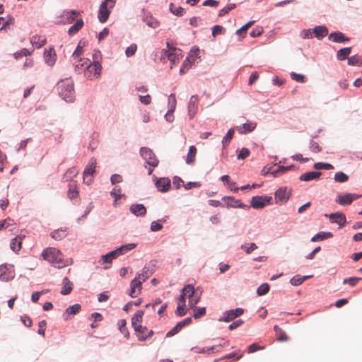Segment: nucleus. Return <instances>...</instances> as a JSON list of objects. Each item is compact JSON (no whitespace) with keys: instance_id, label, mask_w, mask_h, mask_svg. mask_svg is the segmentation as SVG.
Wrapping results in <instances>:
<instances>
[{"instance_id":"nucleus-59","label":"nucleus","mask_w":362,"mask_h":362,"mask_svg":"<svg viewBox=\"0 0 362 362\" xmlns=\"http://www.w3.org/2000/svg\"><path fill=\"white\" fill-rule=\"evenodd\" d=\"M235 8V4H229L227 6L224 7L223 8H222L221 10H220L219 16H225L226 13H228L229 11H230L231 10H233Z\"/></svg>"},{"instance_id":"nucleus-1","label":"nucleus","mask_w":362,"mask_h":362,"mask_svg":"<svg viewBox=\"0 0 362 362\" xmlns=\"http://www.w3.org/2000/svg\"><path fill=\"white\" fill-rule=\"evenodd\" d=\"M59 95L66 102H73L74 100V83L70 80L62 81L57 84Z\"/></svg>"},{"instance_id":"nucleus-45","label":"nucleus","mask_w":362,"mask_h":362,"mask_svg":"<svg viewBox=\"0 0 362 362\" xmlns=\"http://www.w3.org/2000/svg\"><path fill=\"white\" fill-rule=\"evenodd\" d=\"M182 291L184 292V295H186V296L189 299V298L192 297L196 293L194 291V286L191 284H188L185 286Z\"/></svg>"},{"instance_id":"nucleus-33","label":"nucleus","mask_w":362,"mask_h":362,"mask_svg":"<svg viewBox=\"0 0 362 362\" xmlns=\"http://www.w3.org/2000/svg\"><path fill=\"white\" fill-rule=\"evenodd\" d=\"M197 154V148L194 146H191L187 156L186 163L188 165H192L195 161Z\"/></svg>"},{"instance_id":"nucleus-16","label":"nucleus","mask_w":362,"mask_h":362,"mask_svg":"<svg viewBox=\"0 0 362 362\" xmlns=\"http://www.w3.org/2000/svg\"><path fill=\"white\" fill-rule=\"evenodd\" d=\"M156 186L160 192H168L170 188V180L166 177H161L156 182Z\"/></svg>"},{"instance_id":"nucleus-11","label":"nucleus","mask_w":362,"mask_h":362,"mask_svg":"<svg viewBox=\"0 0 362 362\" xmlns=\"http://www.w3.org/2000/svg\"><path fill=\"white\" fill-rule=\"evenodd\" d=\"M291 196L290 190H288L286 187L279 189L274 194L276 202H286Z\"/></svg>"},{"instance_id":"nucleus-2","label":"nucleus","mask_w":362,"mask_h":362,"mask_svg":"<svg viewBox=\"0 0 362 362\" xmlns=\"http://www.w3.org/2000/svg\"><path fill=\"white\" fill-rule=\"evenodd\" d=\"M42 256L45 260L52 264H57L62 262L63 255L55 247H48L43 250Z\"/></svg>"},{"instance_id":"nucleus-37","label":"nucleus","mask_w":362,"mask_h":362,"mask_svg":"<svg viewBox=\"0 0 362 362\" xmlns=\"http://www.w3.org/2000/svg\"><path fill=\"white\" fill-rule=\"evenodd\" d=\"M136 245L135 243H130L125 245H122L117 249H116L119 255H124L128 251H130L135 248Z\"/></svg>"},{"instance_id":"nucleus-41","label":"nucleus","mask_w":362,"mask_h":362,"mask_svg":"<svg viewBox=\"0 0 362 362\" xmlns=\"http://www.w3.org/2000/svg\"><path fill=\"white\" fill-rule=\"evenodd\" d=\"M78 173V170L76 168H71L69 169L64 174V178L65 181H70Z\"/></svg>"},{"instance_id":"nucleus-49","label":"nucleus","mask_w":362,"mask_h":362,"mask_svg":"<svg viewBox=\"0 0 362 362\" xmlns=\"http://www.w3.org/2000/svg\"><path fill=\"white\" fill-rule=\"evenodd\" d=\"M78 13L74 10L66 11L64 13V17L66 18L69 23H71L76 18Z\"/></svg>"},{"instance_id":"nucleus-25","label":"nucleus","mask_w":362,"mask_h":362,"mask_svg":"<svg viewBox=\"0 0 362 362\" xmlns=\"http://www.w3.org/2000/svg\"><path fill=\"white\" fill-rule=\"evenodd\" d=\"M313 31L318 40L322 39L328 34V29L323 25L316 26Z\"/></svg>"},{"instance_id":"nucleus-15","label":"nucleus","mask_w":362,"mask_h":362,"mask_svg":"<svg viewBox=\"0 0 362 362\" xmlns=\"http://www.w3.org/2000/svg\"><path fill=\"white\" fill-rule=\"evenodd\" d=\"M96 166V159L94 158H92L86 168H85L83 171V180L86 182V179L88 175H93L95 173V169ZM88 184H90L91 182V180H88L86 181Z\"/></svg>"},{"instance_id":"nucleus-46","label":"nucleus","mask_w":362,"mask_h":362,"mask_svg":"<svg viewBox=\"0 0 362 362\" xmlns=\"http://www.w3.org/2000/svg\"><path fill=\"white\" fill-rule=\"evenodd\" d=\"M254 23H255L254 21H251L248 22L247 23H246L245 25L242 26L240 29H238L236 31V34L238 35H243V37H244L248 28H250Z\"/></svg>"},{"instance_id":"nucleus-5","label":"nucleus","mask_w":362,"mask_h":362,"mask_svg":"<svg viewBox=\"0 0 362 362\" xmlns=\"http://www.w3.org/2000/svg\"><path fill=\"white\" fill-rule=\"evenodd\" d=\"M272 197L257 196L251 199L250 204L254 209H262L267 204H269Z\"/></svg>"},{"instance_id":"nucleus-35","label":"nucleus","mask_w":362,"mask_h":362,"mask_svg":"<svg viewBox=\"0 0 362 362\" xmlns=\"http://www.w3.org/2000/svg\"><path fill=\"white\" fill-rule=\"evenodd\" d=\"M74 63L76 70L82 69L84 67L87 69V66L89 65L90 60L86 58H80L75 60Z\"/></svg>"},{"instance_id":"nucleus-7","label":"nucleus","mask_w":362,"mask_h":362,"mask_svg":"<svg viewBox=\"0 0 362 362\" xmlns=\"http://www.w3.org/2000/svg\"><path fill=\"white\" fill-rule=\"evenodd\" d=\"M15 276V271L13 264H1V280L8 281L12 279Z\"/></svg>"},{"instance_id":"nucleus-40","label":"nucleus","mask_w":362,"mask_h":362,"mask_svg":"<svg viewBox=\"0 0 362 362\" xmlns=\"http://www.w3.org/2000/svg\"><path fill=\"white\" fill-rule=\"evenodd\" d=\"M333 236L332 233H326V232H320L317 234H316L315 236H313L311 239V241L315 242L318 240H322L327 238H332Z\"/></svg>"},{"instance_id":"nucleus-57","label":"nucleus","mask_w":362,"mask_h":362,"mask_svg":"<svg viewBox=\"0 0 362 362\" xmlns=\"http://www.w3.org/2000/svg\"><path fill=\"white\" fill-rule=\"evenodd\" d=\"M250 152L248 148H243L240 151V152H239V153H238V155L237 156L238 159L243 160V159L247 158L250 156Z\"/></svg>"},{"instance_id":"nucleus-55","label":"nucleus","mask_w":362,"mask_h":362,"mask_svg":"<svg viewBox=\"0 0 362 362\" xmlns=\"http://www.w3.org/2000/svg\"><path fill=\"white\" fill-rule=\"evenodd\" d=\"M361 57L358 55H354L351 57L348 58V64L349 65L354 66V65H360Z\"/></svg>"},{"instance_id":"nucleus-17","label":"nucleus","mask_w":362,"mask_h":362,"mask_svg":"<svg viewBox=\"0 0 362 362\" xmlns=\"http://www.w3.org/2000/svg\"><path fill=\"white\" fill-rule=\"evenodd\" d=\"M199 98L197 95H192L188 105V110L190 117H193L198 110Z\"/></svg>"},{"instance_id":"nucleus-13","label":"nucleus","mask_w":362,"mask_h":362,"mask_svg":"<svg viewBox=\"0 0 362 362\" xmlns=\"http://www.w3.org/2000/svg\"><path fill=\"white\" fill-rule=\"evenodd\" d=\"M329 220L332 223H337L339 228H342L345 226L346 218V216L343 213H334L329 216Z\"/></svg>"},{"instance_id":"nucleus-31","label":"nucleus","mask_w":362,"mask_h":362,"mask_svg":"<svg viewBox=\"0 0 362 362\" xmlns=\"http://www.w3.org/2000/svg\"><path fill=\"white\" fill-rule=\"evenodd\" d=\"M1 30H11L14 25L15 20L13 17L8 16L6 18L1 17Z\"/></svg>"},{"instance_id":"nucleus-54","label":"nucleus","mask_w":362,"mask_h":362,"mask_svg":"<svg viewBox=\"0 0 362 362\" xmlns=\"http://www.w3.org/2000/svg\"><path fill=\"white\" fill-rule=\"evenodd\" d=\"M30 52L25 49V48H23L22 49H21L20 51L16 52L14 54V57L16 59H18L19 58L22 57H27L28 55H30Z\"/></svg>"},{"instance_id":"nucleus-43","label":"nucleus","mask_w":362,"mask_h":362,"mask_svg":"<svg viewBox=\"0 0 362 362\" xmlns=\"http://www.w3.org/2000/svg\"><path fill=\"white\" fill-rule=\"evenodd\" d=\"M67 195L70 199H75L78 197V192L76 189V187L74 184H69V189L68 190Z\"/></svg>"},{"instance_id":"nucleus-50","label":"nucleus","mask_w":362,"mask_h":362,"mask_svg":"<svg viewBox=\"0 0 362 362\" xmlns=\"http://www.w3.org/2000/svg\"><path fill=\"white\" fill-rule=\"evenodd\" d=\"M233 135H234V129H230L228 131L226 135L223 137V141H222L223 145L224 146L228 145V144L230 143V140L232 139Z\"/></svg>"},{"instance_id":"nucleus-4","label":"nucleus","mask_w":362,"mask_h":362,"mask_svg":"<svg viewBox=\"0 0 362 362\" xmlns=\"http://www.w3.org/2000/svg\"><path fill=\"white\" fill-rule=\"evenodd\" d=\"M140 154L150 166L155 168L158 165V160L156 158L151 149L146 147H141L140 148Z\"/></svg>"},{"instance_id":"nucleus-51","label":"nucleus","mask_w":362,"mask_h":362,"mask_svg":"<svg viewBox=\"0 0 362 362\" xmlns=\"http://www.w3.org/2000/svg\"><path fill=\"white\" fill-rule=\"evenodd\" d=\"M170 10L176 16H182L184 13V8L180 6H175L173 4H170Z\"/></svg>"},{"instance_id":"nucleus-47","label":"nucleus","mask_w":362,"mask_h":362,"mask_svg":"<svg viewBox=\"0 0 362 362\" xmlns=\"http://www.w3.org/2000/svg\"><path fill=\"white\" fill-rule=\"evenodd\" d=\"M269 291V285L267 283H264L261 284L257 290V293L258 296H263L267 294Z\"/></svg>"},{"instance_id":"nucleus-27","label":"nucleus","mask_w":362,"mask_h":362,"mask_svg":"<svg viewBox=\"0 0 362 362\" xmlns=\"http://www.w3.org/2000/svg\"><path fill=\"white\" fill-rule=\"evenodd\" d=\"M274 330L275 332L276 339L279 341L284 342L288 340V337L286 332L278 325H275L274 327Z\"/></svg>"},{"instance_id":"nucleus-56","label":"nucleus","mask_w":362,"mask_h":362,"mask_svg":"<svg viewBox=\"0 0 362 362\" xmlns=\"http://www.w3.org/2000/svg\"><path fill=\"white\" fill-rule=\"evenodd\" d=\"M292 168V165L288 167L278 165L277 169L272 172V173L274 174V176H277L279 173H284L286 171L291 170Z\"/></svg>"},{"instance_id":"nucleus-18","label":"nucleus","mask_w":362,"mask_h":362,"mask_svg":"<svg viewBox=\"0 0 362 362\" xmlns=\"http://www.w3.org/2000/svg\"><path fill=\"white\" fill-rule=\"evenodd\" d=\"M45 63L49 66H53L56 62V54L54 48L45 49L44 53Z\"/></svg>"},{"instance_id":"nucleus-10","label":"nucleus","mask_w":362,"mask_h":362,"mask_svg":"<svg viewBox=\"0 0 362 362\" xmlns=\"http://www.w3.org/2000/svg\"><path fill=\"white\" fill-rule=\"evenodd\" d=\"M192 322L190 317L185 318L182 321L179 322L170 331H169L166 337H170L178 333L185 326L189 325Z\"/></svg>"},{"instance_id":"nucleus-38","label":"nucleus","mask_w":362,"mask_h":362,"mask_svg":"<svg viewBox=\"0 0 362 362\" xmlns=\"http://www.w3.org/2000/svg\"><path fill=\"white\" fill-rule=\"evenodd\" d=\"M83 25V22L82 19L78 20L74 25L71 26L68 30V33L70 35H74L76 33Z\"/></svg>"},{"instance_id":"nucleus-36","label":"nucleus","mask_w":362,"mask_h":362,"mask_svg":"<svg viewBox=\"0 0 362 362\" xmlns=\"http://www.w3.org/2000/svg\"><path fill=\"white\" fill-rule=\"evenodd\" d=\"M168 105H169V110L168 111L167 114L165 115V118L168 119V117L169 116L170 112H173L175 107H176V98L174 94H170L168 98Z\"/></svg>"},{"instance_id":"nucleus-39","label":"nucleus","mask_w":362,"mask_h":362,"mask_svg":"<svg viewBox=\"0 0 362 362\" xmlns=\"http://www.w3.org/2000/svg\"><path fill=\"white\" fill-rule=\"evenodd\" d=\"M151 275V272H150L149 269L146 267H144L141 272L137 274L136 277L138 279L141 280V282H144L148 279Z\"/></svg>"},{"instance_id":"nucleus-23","label":"nucleus","mask_w":362,"mask_h":362,"mask_svg":"<svg viewBox=\"0 0 362 362\" xmlns=\"http://www.w3.org/2000/svg\"><path fill=\"white\" fill-rule=\"evenodd\" d=\"M135 332H136V336H137L139 340H140V341L146 340L148 337L152 336L153 334V330H151V329L148 330L147 327H143V326H142V329L135 330Z\"/></svg>"},{"instance_id":"nucleus-6","label":"nucleus","mask_w":362,"mask_h":362,"mask_svg":"<svg viewBox=\"0 0 362 362\" xmlns=\"http://www.w3.org/2000/svg\"><path fill=\"white\" fill-rule=\"evenodd\" d=\"M361 197V195L356 194L346 193L345 194H339L337 197L336 202L340 205H349L354 200Z\"/></svg>"},{"instance_id":"nucleus-62","label":"nucleus","mask_w":362,"mask_h":362,"mask_svg":"<svg viewBox=\"0 0 362 362\" xmlns=\"http://www.w3.org/2000/svg\"><path fill=\"white\" fill-rule=\"evenodd\" d=\"M242 248L246 252V253L250 254L257 249V246L255 243H250L249 245H242Z\"/></svg>"},{"instance_id":"nucleus-34","label":"nucleus","mask_w":362,"mask_h":362,"mask_svg":"<svg viewBox=\"0 0 362 362\" xmlns=\"http://www.w3.org/2000/svg\"><path fill=\"white\" fill-rule=\"evenodd\" d=\"M351 52V47H345L339 49L337 53V58L338 60L342 61L348 59L349 55Z\"/></svg>"},{"instance_id":"nucleus-20","label":"nucleus","mask_w":362,"mask_h":362,"mask_svg":"<svg viewBox=\"0 0 362 362\" xmlns=\"http://www.w3.org/2000/svg\"><path fill=\"white\" fill-rule=\"evenodd\" d=\"M144 315V311L138 310L132 318V325L134 327V330L142 329V326L140 323L142 321V317Z\"/></svg>"},{"instance_id":"nucleus-60","label":"nucleus","mask_w":362,"mask_h":362,"mask_svg":"<svg viewBox=\"0 0 362 362\" xmlns=\"http://www.w3.org/2000/svg\"><path fill=\"white\" fill-rule=\"evenodd\" d=\"M361 279V278L360 277H351L344 279L343 283H348L351 286H354Z\"/></svg>"},{"instance_id":"nucleus-12","label":"nucleus","mask_w":362,"mask_h":362,"mask_svg":"<svg viewBox=\"0 0 362 362\" xmlns=\"http://www.w3.org/2000/svg\"><path fill=\"white\" fill-rule=\"evenodd\" d=\"M142 282L141 280L138 279L136 277H135L130 284L131 290L129 295L131 297L134 298L137 295H139L141 292V290L142 288Z\"/></svg>"},{"instance_id":"nucleus-53","label":"nucleus","mask_w":362,"mask_h":362,"mask_svg":"<svg viewBox=\"0 0 362 362\" xmlns=\"http://www.w3.org/2000/svg\"><path fill=\"white\" fill-rule=\"evenodd\" d=\"M314 168L317 170L325 169V170H332L334 166L329 163H316L314 165Z\"/></svg>"},{"instance_id":"nucleus-30","label":"nucleus","mask_w":362,"mask_h":362,"mask_svg":"<svg viewBox=\"0 0 362 362\" xmlns=\"http://www.w3.org/2000/svg\"><path fill=\"white\" fill-rule=\"evenodd\" d=\"M30 42L37 48H40L46 44V38L44 36L35 35L31 37Z\"/></svg>"},{"instance_id":"nucleus-48","label":"nucleus","mask_w":362,"mask_h":362,"mask_svg":"<svg viewBox=\"0 0 362 362\" xmlns=\"http://www.w3.org/2000/svg\"><path fill=\"white\" fill-rule=\"evenodd\" d=\"M349 180L347 175L342 172H338L334 175V180L337 182H344Z\"/></svg>"},{"instance_id":"nucleus-9","label":"nucleus","mask_w":362,"mask_h":362,"mask_svg":"<svg viewBox=\"0 0 362 362\" xmlns=\"http://www.w3.org/2000/svg\"><path fill=\"white\" fill-rule=\"evenodd\" d=\"M179 52L180 50L176 48L169 47L168 50L163 52V58L167 57L173 65L175 64L179 61Z\"/></svg>"},{"instance_id":"nucleus-52","label":"nucleus","mask_w":362,"mask_h":362,"mask_svg":"<svg viewBox=\"0 0 362 362\" xmlns=\"http://www.w3.org/2000/svg\"><path fill=\"white\" fill-rule=\"evenodd\" d=\"M206 314V308L204 307L195 308L193 317L195 319L200 318Z\"/></svg>"},{"instance_id":"nucleus-3","label":"nucleus","mask_w":362,"mask_h":362,"mask_svg":"<svg viewBox=\"0 0 362 362\" xmlns=\"http://www.w3.org/2000/svg\"><path fill=\"white\" fill-rule=\"evenodd\" d=\"M116 0H105L100 6L98 12V19L101 23H105L108 19L110 16V8L115 6Z\"/></svg>"},{"instance_id":"nucleus-58","label":"nucleus","mask_w":362,"mask_h":362,"mask_svg":"<svg viewBox=\"0 0 362 362\" xmlns=\"http://www.w3.org/2000/svg\"><path fill=\"white\" fill-rule=\"evenodd\" d=\"M200 300V294L195 293L192 298L190 297L189 299V305L191 308L195 307L196 304Z\"/></svg>"},{"instance_id":"nucleus-42","label":"nucleus","mask_w":362,"mask_h":362,"mask_svg":"<svg viewBox=\"0 0 362 362\" xmlns=\"http://www.w3.org/2000/svg\"><path fill=\"white\" fill-rule=\"evenodd\" d=\"M119 255L116 250L102 256L104 262H111L112 259L117 258Z\"/></svg>"},{"instance_id":"nucleus-32","label":"nucleus","mask_w":362,"mask_h":362,"mask_svg":"<svg viewBox=\"0 0 362 362\" xmlns=\"http://www.w3.org/2000/svg\"><path fill=\"white\" fill-rule=\"evenodd\" d=\"M21 245L22 238L21 236H16L12 239L10 243V247L13 252H17L21 249Z\"/></svg>"},{"instance_id":"nucleus-14","label":"nucleus","mask_w":362,"mask_h":362,"mask_svg":"<svg viewBox=\"0 0 362 362\" xmlns=\"http://www.w3.org/2000/svg\"><path fill=\"white\" fill-rule=\"evenodd\" d=\"M81 305L78 303L68 307L63 314L64 320H69V319L71 318V316H74L78 313L81 311Z\"/></svg>"},{"instance_id":"nucleus-64","label":"nucleus","mask_w":362,"mask_h":362,"mask_svg":"<svg viewBox=\"0 0 362 362\" xmlns=\"http://www.w3.org/2000/svg\"><path fill=\"white\" fill-rule=\"evenodd\" d=\"M313 31L310 29L303 30L300 33V36L303 39H310L313 37Z\"/></svg>"},{"instance_id":"nucleus-26","label":"nucleus","mask_w":362,"mask_h":362,"mask_svg":"<svg viewBox=\"0 0 362 362\" xmlns=\"http://www.w3.org/2000/svg\"><path fill=\"white\" fill-rule=\"evenodd\" d=\"M321 175L320 172L313 171L303 173L300 175V180L302 181H310L315 179H317Z\"/></svg>"},{"instance_id":"nucleus-19","label":"nucleus","mask_w":362,"mask_h":362,"mask_svg":"<svg viewBox=\"0 0 362 362\" xmlns=\"http://www.w3.org/2000/svg\"><path fill=\"white\" fill-rule=\"evenodd\" d=\"M1 230H8V232H11L12 233L13 232L16 233L18 231L16 223L14 222L13 220L11 218H8L4 220V221H1Z\"/></svg>"},{"instance_id":"nucleus-61","label":"nucleus","mask_w":362,"mask_h":362,"mask_svg":"<svg viewBox=\"0 0 362 362\" xmlns=\"http://www.w3.org/2000/svg\"><path fill=\"white\" fill-rule=\"evenodd\" d=\"M291 77L293 80H294L297 82H300V83L304 82L305 76L303 74H299L292 72L291 74Z\"/></svg>"},{"instance_id":"nucleus-21","label":"nucleus","mask_w":362,"mask_h":362,"mask_svg":"<svg viewBox=\"0 0 362 362\" xmlns=\"http://www.w3.org/2000/svg\"><path fill=\"white\" fill-rule=\"evenodd\" d=\"M257 127V123L249 122L236 127L240 134H247L252 132Z\"/></svg>"},{"instance_id":"nucleus-8","label":"nucleus","mask_w":362,"mask_h":362,"mask_svg":"<svg viewBox=\"0 0 362 362\" xmlns=\"http://www.w3.org/2000/svg\"><path fill=\"white\" fill-rule=\"evenodd\" d=\"M243 310L242 308L230 310L224 313L223 317L220 319V320L228 322L240 316L241 315H243Z\"/></svg>"},{"instance_id":"nucleus-22","label":"nucleus","mask_w":362,"mask_h":362,"mask_svg":"<svg viewBox=\"0 0 362 362\" xmlns=\"http://www.w3.org/2000/svg\"><path fill=\"white\" fill-rule=\"evenodd\" d=\"M129 210L136 216H144L146 214V207L141 204H132Z\"/></svg>"},{"instance_id":"nucleus-63","label":"nucleus","mask_w":362,"mask_h":362,"mask_svg":"<svg viewBox=\"0 0 362 362\" xmlns=\"http://www.w3.org/2000/svg\"><path fill=\"white\" fill-rule=\"evenodd\" d=\"M310 149L311 151L314 153H319L320 151H321V148L320 147L319 144L314 141H310Z\"/></svg>"},{"instance_id":"nucleus-44","label":"nucleus","mask_w":362,"mask_h":362,"mask_svg":"<svg viewBox=\"0 0 362 362\" xmlns=\"http://www.w3.org/2000/svg\"><path fill=\"white\" fill-rule=\"evenodd\" d=\"M126 320H119L118 321V326L120 332L124 334L125 337H129V333L128 332V329L126 327Z\"/></svg>"},{"instance_id":"nucleus-28","label":"nucleus","mask_w":362,"mask_h":362,"mask_svg":"<svg viewBox=\"0 0 362 362\" xmlns=\"http://www.w3.org/2000/svg\"><path fill=\"white\" fill-rule=\"evenodd\" d=\"M62 284H63V287L60 292L61 294L62 295L69 294L72 291L73 284L70 281V280L67 277L64 278Z\"/></svg>"},{"instance_id":"nucleus-24","label":"nucleus","mask_w":362,"mask_h":362,"mask_svg":"<svg viewBox=\"0 0 362 362\" xmlns=\"http://www.w3.org/2000/svg\"><path fill=\"white\" fill-rule=\"evenodd\" d=\"M329 40H332L334 42H344L349 40L348 37H346L341 32H334L332 33L329 35Z\"/></svg>"},{"instance_id":"nucleus-29","label":"nucleus","mask_w":362,"mask_h":362,"mask_svg":"<svg viewBox=\"0 0 362 362\" xmlns=\"http://www.w3.org/2000/svg\"><path fill=\"white\" fill-rule=\"evenodd\" d=\"M101 71V65L98 62H94L93 64L89 63V65L87 66V71L90 74L93 73V76H98L100 75Z\"/></svg>"}]
</instances>
